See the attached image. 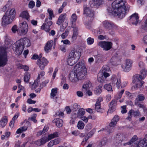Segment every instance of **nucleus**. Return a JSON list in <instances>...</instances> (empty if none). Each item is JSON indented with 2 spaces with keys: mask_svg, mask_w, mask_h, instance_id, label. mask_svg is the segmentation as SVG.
<instances>
[{
  "mask_svg": "<svg viewBox=\"0 0 147 147\" xmlns=\"http://www.w3.org/2000/svg\"><path fill=\"white\" fill-rule=\"evenodd\" d=\"M102 86V85H100L96 87L95 88L94 92L96 95H99L101 93Z\"/></svg>",
  "mask_w": 147,
  "mask_h": 147,
  "instance_id": "f704fd0d",
  "label": "nucleus"
},
{
  "mask_svg": "<svg viewBox=\"0 0 147 147\" xmlns=\"http://www.w3.org/2000/svg\"><path fill=\"white\" fill-rule=\"evenodd\" d=\"M142 28L144 30L147 31V19L145 21L144 24L142 25Z\"/></svg>",
  "mask_w": 147,
  "mask_h": 147,
  "instance_id": "052dcab7",
  "label": "nucleus"
},
{
  "mask_svg": "<svg viewBox=\"0 0 147 147\" xmlns=\"http://www.w3.org/2000/svg\"><path fill=\"white\" fill-rule=\"evenodd\" d=\"M98 45L103 50L108 51L112 48L113 44L111 41H101L98 43Z\"/></svg>",
  "mask_w": 147,
  "mask_h": 147,
  "instance_id": "1a4fd4ad",
  "label": "nucleus"
},
{
  "mask_svg": "<svg viewBox=\"0 0 147 147\" xmlns=\"http://www.w3.org/2000/svg\"><path fill=\"white\" fill-rule=\"evenodd\" d=\"M84 14H86L87 16L93 18L94 16V11L88 7L84 6Z\"/></svg>",
  "mask_w": 147,
  "mask_h": 147,
  "instance_id": "aec40b11",
  "label": "nucleus"
},
{
  "mask_svg": "<svg viewBox=\"0 0 147 147\" xmlns=\"http://www.w3.org/2000/svg\"><path fill=\"white\" fill-rule=\"evenodd\" d=\"M21 68L23 69L24 71H27L29 69V67L26 65H22L21 66Z\"/></svg>",
  "mask_w": 147,
  "mask_h": 147,
  "instance_id": "774afa93",
  "label": "nucleus"
},
{
  "mask_svg": "<svg viewBox=\"0 0 147 147\" xmlns=\"http://www.w3.org/2000/svg\"><path fill=\"white\" fill-rule=\"evenodd\" d=\"M104 88L108 91H113L112 86L110 84H105L104 86Z\"/></svg>",
  "mask_w": 147,
  "mask_h": 147,
  "instance_id": "c03bdc74",
  "label": "nucleus"
},
{
  "mask_svg": "<svg viewBox=\"0 0 147 147\" xmlns=\"http://www.w3.org/2000/svg\"><path fill=\"white\" fill-rule=\"evenodd\" d=\"M39 58L38 55L35 53L33 54L31 58V59L33 60L38 59Z\"/></svg>",
  "mask_w": 147,
  "mask_h": 147,
  "instance_id": "69168bd1",
  "label": "nucleus"
},
{
  "mask_svg": "<svg viewBox=\"0 0 147 147\" xmlns=\"http://www.w3.org/2000/svg\"><path fill=\"white\" fill-rule=\"evenodd\" d=\"M124 91L125 90L124 89H122L121 90L120 92H118V94H117V95L115 97L117 100H118L121 98L122 94L124 92Z\"/></svg>",
  "mask_w": 147,
  "mask_h": 147,
  "instance_id": "37998d69",
  "label": "nucleus"
},
{
  "mask_svg": "<svg viewBox=\"0 0 147 147\" xmlns=\"http://www.w3.org/2000/svg\"><path fill=\"white\" fill-rule=\"evenodd\" d=\"M68 34V31L66 30L65 32L62 34L61 35V38L63 39H64L66 38Z\"/></svg>",
  "mask_w": 147,
  "mask_h": 147,
  "instance_id": "6e6d98bb",
  "label": "nucleus"
},
{
  "mask_svg": "<svg viewBox=\"0 0 147 147\" xmlns=\"http://www.w3.org/2000/svg\"><path fill=\"white\" fill-rule=\"evenodd\" d=\"M36 114H34L32 115V116L30 118H29L28 119V120H31V121H33L34 123H36L37 122V121L36 119Z\"/></svg>",
  "mask_w": 147,
  "mask_h": 147,
  "instance_id": "09e8293b",
  "label": "nucleus"
},
{
  "mask_svg": "<svg viewBox=\"0 0 147 147\" xmlns=\"http://www.w3.org/2000/svg\"><path fill=\"white\" fill-rule=\"evenodd\" d=\"M40 77L39 74H38V76L36 79L34 81L33 84L35 85L36 87L38 86L39 83L40 82Z\"/></svg>",
  "mask_w": 147,
  "mask_h": 147,
  "instance_id": "8fccbe9b",
  "label": "nucleus"
},
{
  "mask_svg": "<svg viewBox=\"0 0 147 147\" xmlns=\"http://www.w3.org/2000/svg\"><path fill=\"white\" fill-rule=\"evenodd\" d=\"M20 16L27 20H28L30 17L28 13L26 11H24L22 12L20 15Z\"/></svg>",
  "mask_w": 147,
  "mask_h": 147,
  "instance_id": "7c9ffc66",
  "label": "nucleus"
},
{
  "mask_svg": "<svg viewBox=\"0 0 147 147\" xmlns=\"http://www.w3.org/2000/svg\"><path fill=\"white\" fill-rule=\"evenodd\" d=\"M104 0H92L89 3V5L91 7H96L102 4Z\"/></svg>",
  "mask_w": 147,
  "mask_h": 147,
  "instance_id": "f3484780",
  "label": "nucleus"
},
{
  "mask_svg": "<svg viewBox=\"0 0 147 147\" xmlns=\"http://www.w3.org/2000/svg\"><path fill=\"white\" fill-rule=\"evenodd\" d=\"M59 136V133L55 131L53 134H51L48 135V138L49 140H51L54 138L58 137Z\"/></svg>",
  "mask_w": 147,
  "mask_h": 147,
  "instance_id": "72a5a7b5",
  "label": "nucleus"
},
{
  "mask_svg": "<svg viewBox=\"0 0 147 147\" xmlns=\"http://www.w3.org/2000/svg\"><path fill=\"white\" fill-rule=\"evenodd\" d=\"M30 77V75L29 74L26 73L25 74L24 77V82L26 83H28Z\"/></svg>",
  "mask_w": 147,
  "mask_h": 147,
  "instance_id": "49530a36",
  "label": "nucleus"
},
{
  "mask_svg": "<svg viewBox=\"0 0 147 147\" xmlns=\"http://www.w3.org/2000/svg\"><path fill=\"white\" fill-rule=\"evenodd\" d=\"M117 105V100L115 99L112 100L109 104V109L108 112L111 113L114 111L116 109Z\"/></svg>",
  "mask_w": 147,
  "mask_h": 147,
  "instance_id": "dca6fc26",
  "label": "nucleus"
},
{
  "mask_svg": "<svg viewBox=\"0 0 147 147\" xmlns=\"http://www.w3.org/2000/svg\"><path fill=\"white\" fill-rule=\"evenodd\" d=\"M27 102L29 104H34L36 103V101L35 100H32L31 98H28L27 100Z\"/></svg>",
  "mask_w": 147,
  "mask_h": 147,
  "instance_id": "e2e57ef3",
  "label": "nucleus"
},
{
  "mask_svg": "<svg viewBox=\"0 0 147 147\" xmlns=\"http://www.w3.org/2000/svg\"><path fill=\"white\" fill-rule=\"evenodd\" d=\"M8 122L7 117L6 116H3L0 121V126L2 127H4Z\"/></svg>",
  "mask_w": 147,
  "mask_h": 147,
  "instance_id": "bb28decb",
  "label": "nucleus"
},
{
  "mask_svg": "<svg viewBox=\"0 0 147 147\" xmlns=\"http://www.w3.org/2000/svg\"><path fill=\"white\" fill-rule=\"evenodd\" d=\"M132 112V115H134V117H136L139 116L140 115V113L138 111H133Z\"/></svg>",
  "mask_w": 147,
  "mask_h": 147,
  "instance_id": "0e129e2a",
  "label": "nucleus"
},
{
  "mask_svg": "<svg viewBox=\"0 0 147 147\" xmlns=\"http://www.w3.org/2000/svg\"><path fill=\"white\" fill-rule=\"evenodd\" d=\"M53 24V22L50 20L46 23H44L41 26V28L42 30H45L47 32H49L51 29L50 27Z\"/></svg>",
  "mask_w": 147,
  "mask_h": 147,
  "instance_id": "a211bd4d",
  "label": "nucleus"
},
{
  "mask_svg": "<svg viewBox=\"0 0 147 147\" xmlns=\"http://www.w3.org/2000/svg\"><path fill=\"white\" fill-rule=\"evenodd\" d=\"M53 44V41L52 40L47 41L44 47V50L46 53H49L51 50Z\"/></svg>",
  "mask_w": 147,
  "mask_h": 147,
  "instance_id": "6ab92c4d",
  "label": "nucleus"
},
{
  "mask_svg": "<svg viewBox=\"0 0 147 147\" xmlns=\"http://www.w3.org/2000/svg\"><path fill=\"white\" fill-rule=\"evenodd\" d=\"M91 86L92 84L91 82L89 80H87L85 82L82 87L86 90H89V88Z\"/></svg>",
  "mask_w": 147,
  "mask_h": 147,
  "instance_id": "2f4dec72",
  "label": "nucleus"
},
{
  "mask_svg": "<svg viewBox=\"0 0 147 147\" xmlns=\"http://www.w3.org/2000/svg\"><path fill=\"white\" fill-rule=\"evenodd\" d=\"M8 61L7 54L5 52H0V67H3Z\"/></svg>",
  "mask_w": 147,
  "mask_h": 147,
  "instance_id": "ddd939ff",
  "label": "nucleus"
},
{
  "mask_svg": "<svg viewBox=\"0 0 147 147\" xmlns=\"http://www.w3.org/2000/svg\"><path fill=\"white\" fill-rule=\"evenodd\" d=\"M95 132V130L93 129H92L88 133L87 136L90 138L93 135Z\"/></svg>",
  "mask_w": 147,
  "mask_h": 147,
  "instance_id": "13d9d810",
  "label": "nucleus"
},
{
  "mask_svg": "<svg viewBox=\"0 0 147 147\" xmlns=\"http://www.w3.org/2000/svg\"><path fill=\"white\" fill-rule=\"evenodd\" d=\"M84 126L85 124L82 121H79L77 125V127L78 129L80 130L83 129Z\"/></svg>",
  "mask_w": 147,
  "mask_h": 147,
  "instance_id": "58836bf2",
  "label": "nucleus"
},
{
  "mask_svg": "<svg viewBox=\"0 0 147 147\" xmlns=\"http://www.w3.org/2000/svg\"><path fill=\"white\" fill-rule=\"evenodd\" d=\"M125 0H115L112 3V8L108 7L107 11L109 14L122 19L125 16L128 9L125 5Z\"/></svg>",
  "mask_w": 147,
  "mask_h": 147,
  "instance_id": "f257e3e1",
  "label": "nucleus"
},
{
  "mask_svg": "<svg viewBox=\"0 0 147 147\" xmlns=\"http://www.w3.org/2000/svg\"><path fill=\"white\" fill-rule=\"evenodd\" d=\"M55 145H56L59 144L60 141V139L59 138H57L55 139L54 140H53Z\"/></svg>",
  "mask_w": 147,
  "mask_h": 147,
  "instance_id": "338daca9",
  "label": "nucleus"
},
{
  "mask_svg": "<svg viewBox=\"0 0 147 147\" xmlns=\"http://www.w3.org/2000/svg\"><path fill=\"white\" fill-rule=\"evenodd\" d=\"M28 30V24L26 21H24L20 24L18 29L19 34L20 36L24 35L27 34Z\"/></svg>",
  "mask_w": 147,
  "mask_h": 147,
  "instance_id": "0eeeda50",
  "label": "nucleus"
},
{
  "mask_svg": "<svg viewBox=\"0 0 147 147\" xmlns=\"http://www.w3.org/2000/svg\"><path fill=\"white\" fill-rule=\"evenodd\" d=\"M103 27L107 30L109 31L116 29L117 26L112 22L108 20H105L102 22Z\"/></svg>",
  "mask_w": 147,
  "mask_h": 147,
  "instance_id": "9b49d317",
  "label": "nucleus"
},
{
  "mask_svg": "<svg viewBox=\"0 0 147 147\" xmlns=\"http://www.w3.org/2000/svg\"><path fill=\"white\" fill-rule=\"evenodd\" d=\"M86 41L88 45H91L94 43V39L93 38L89 37L87 39Z\"/></svg>",
  "mask_w": 147,
  "mask_h": 147,
  "instance_id": "a18cd8bd",
  "label": "nucleus"
},
{
  "mask_svg": "<svg viewBox=\"0 0 147 147\" xmlns=\"http://www.w3.org/2000/svg\"><path fill=\"white\" fill-rule=\"evenodd\" d=\"M77 19V17L76 14L75 13L73 14L71 18V21L72 24L76 22ZM72 25H73V24Z\"/></svg>",
  "mask_w": 147,
  "mask_h": 147,
  "instance_id": "79ce46f5",
  "label": "nucleus"
},
{
  "mask_svg": "<svg viewBox=\"0 0 147 147\" xmlns=\"http://www.w3.org/2000/svg\"><path fill=\"white\" fill-rule=\"evenodd\" d=\"M101 104L99 102H96L95 104V109L96 111L98 112H101Z\"/></svg>",
  "mask_w": 147,
  "mask_h": 147,
  "instance_id": "ea45409f",
  "label": "nucleus"
},
{
  "mask_svg": "<svg viewBox=\"0 0 147 147\" xmlns=\"http://www.w3.org/2000/svg\"><path fill=\"white\" fill-rule=\"evenodd\" d=\"M75 60V59L69 57L67 59V64L70 66H73L76 63Z\"/></svg>",
  "mask_w": 147,
  "mask_h": 147,
  "instance_id": "e433bc0d",
  "label": "nucleus"
},
{
  "mask_svg": "<svg viewBox=\"0 0 147 147\" xmlns=\"http://www.w3.org/2000/svg\"><path fill=\"white\" fill-rule=\"evenodd\" d=\"M97 80L98 81L101 83H102L104 82V78L102 74H101L99 73L98 75Z\"/></svg>",
  "mask_w": 147,
  "mask_h": 147,
  "instance_id": "de8ad7c7",
  "label": "nucleus"
},
{
  "mask_svg": "<svg viewBox=\"0 0 147 147\" xmlns=\"http://www.w3.org/2000/svg\"><path fill=\"white\" fill-rule=\"evenodd\" d=\"M135 145L133 147H147V139L144 138L140 140L138 144L134 143Z\"/></svg>",
  "mask_w": 147,
  "mask_h": 147,
  "instance_id": "412c9836",
  "label": "nucleus"
},
{
  "mask_svg": "<svg viewBox=\"0 0 147 147\" xmlns=\"http://www.w3.org/2000/svg\"><path fill=\"white\" fill-rule=\"evenodd\" d=\"M85 111L83 108L80 109L78 112V115L79 116L83 115L85 114Z\"/></svg>",
  "mask_w": 147,
  "mask_h": 147,
  "instance_id": "3c124183",
  "label": "nucleus"
},
{
  "mask_svg": "<svg viewBox=\"0 0 147 147\" xmlns=\"http://www.w3.org/2000/svg\"><path fill=\"white\" fill-rule=\"evenodd\" d=\"M76 51L75 49L72 50L69 54V57L75 59L77 57L76 55L75 54Z\"/></svg>",
  "mask_w": 147,
  "mask_h": 147,
  "instance_id": "a19ab883",
  "label": "nucleus"
},
{
  "mask_svg": "<svg viewBox=\"0 0 147 147\" xmlns=\"http://www.w3.org/2000/svg\"><path fill=\"white\" fill-rule=\"evenodd\" d=\"M49 63V61L46 58L43 57L42 59H38L36 63L41 70H43L45 67Z\"/></svg>",
  "mask_w": 147,
  "mask_h": 147,
  "instance_id": "9d476101",
  "label": "nucleus"
},
{
  "mask_svg": "<svg viewBox=\"0 0 147 147\" xmlns=\"http://www.w3.org/2000/svg\"><path fill=\"white\" fill-rule=\"evenodd\" d=\"M74 70L78 81L84 79L87 72L85 66L82 65V62H79L75 66Z\"/></svg>",
  "mask_w": 147,
  "mask_h": 147,
  "instance_id": "20e7f679",
  "label": "nucleus"
},
{
  "mask_svg": "<svg viewBox=\"0 0 147 147\" xmlns=\"http://www.w3.org/2000/svg\"><path fill=\"white\" fill-rule=\"evenodd\" d=\"M47 12L49 14V19L50 20H52V18L55 17L53 10L49 8L47 9Z\"/></svg>",
  "mask_w": 147,
  "mask_h": 147,
  "instance_id": "4c0bfd02",
  "label": "nucleus"
},
{
  "mask_svg": "<svg viewBox=\"0 0 147 147\" xmlns=\"http://www.w3.org/2000/svg\"><path fill=\"white\" fill-rule=\"evenodd\" d=\"M49 81L46 80L44 82H42L40 84V87L41 88H42L46 86L47 84L48 83Z\"/></svg>",
  "mask_w": 147,
  "mask_h": 147,
  "instance_id": "5fc2aeb1",
  "label": "nucleus"
},
{
  "mask_svg": "<svg viewBox=\"0 0 147 147\" xmlns=\"http://www.w3.org/2000/svg\"><path fill=\"white\" fill-rule=\"evenodd\" d=\"M118 61V58L116 56L112 57L109 61V63L111 65H118L117 62Z\"/></svg>",
  "mask_w": 147,
  "mask_h": 147,
  "instance_id": "c85d7f7f",
  "label": "nucleus"
},
{
  "mask_svg": "<svg viewBox=\"0 0 147 147\" xmlns=\"http://www.w3.org/2000/svg\"><path fill=\"white\" fill-rule=\"evenodd\" d=\"M108 140L106 137H104L99 141L97 142L96 143V147H101L105 145L107 142Z\"/></svg>",
  "mask_w": 147,
  "mask_h": 147,
  "instance_id": "5701e85b",
  "label": "nucleus"
},
{
  "mask_svg": "<svg viewBox=\"0 0 147 147\" xmlns=\"http://www.w3.org/2000/svg\"><path fill=\"white\" fill-rule=\"evenodd\" d=\"M139 18L138 13H135L129 17L128 21L132 24L136 25L139 21Z\"/></svg>",
  "mask_w": 147,
  "mask_h": 147,
  "instance_id": "f8f14e48",
  "label": "nucleus"
},
{
  "mask_svg": "<svg viewBox=\"0 0 147 147\" xmlns=\"http://www.w3.org/2000/svg\"><path fill=\"white\" fill-rule=\"evenodd\" d=\"M103 55L98 54L96 56V59L98 61H102L103 60Z\"/></svg>",
  "mask_w": 147,
  "mask_h": 147,
  "instance_id": "603ef678",
  "label": "nucleus"
},
{
  "mask_svg": "<svg viewBox=\"0 0 147 147\" xmlns=\"http://www.w3.org/2000/svg\"><path fill=\"white\" fill-rule=\"evenodd\" d=\"M133 110L132 109H131L130 111H129L128 113V115L126 118V119L129 120H131L132 117V112H133Z\"/></svg>",
  "mask_w": 147,
  "mask_h": 147,
  "instance_id": "4d7b16f0",
  "label": "nucleus"
},
{
  "mask_svg": "<svg viewBox=\"0 0 147 147\" xmlns=\"http://www.w3.org/2000/svg\"><path fill=\"white\" fill-rule=\"evenodd\" d=\"M89 138H90L87 136H85L83 139V140L82 142V144L84 145Z\"/></svg>",
  "mask_w": 147,
  "mask_h": 147,
  "instance_id": "680f3d73",
  "label": "nucleus"
},
{
  "mask_svg": "<svg viewBox=\"0 0 147 147\" xmlns=\"http://www.w3.org/2000/svg\"><path fill=\"white\" fill-rule=\"evenodd\" d=\"M137 137L136 135L134 136L129 141L123 144L124 146H126L127 145H130L132 144L137 139Z\"/></svg>",
  "mask_w": 147,
  "mask_h": 147,
  "instance_id": "c756f323",
  "label": "nucleus"
},
{
  "mask_svg": "<svg viewBox=\"0 0 147 147\" xmlns=\"http://www.w3.org/2000/svg\"><path fill=\"white\" fill-rule=\"evenodd\" d=\"M76 74L74 73H70L69 75V80L73 82H76L78 81L77 77L76 76Z\"/></svg>",
  "mask_w": 147,
  "mask_h": 147,
  "instance_id": "cd10ccee",
  "label": "nucleus"
},
{
  "mask_svg": "<svg viewBox=\"0 0 147 147\" xmlns=\"http://www.w3.org/2000/svg\"><path fill=\"white\" fill-rule=\"evenodd\" d=\"M125 66L122 65L121 67L123 70L125 72H128L130 71L132 66L133 62L132 60L129 59H127L125 61Z\"/></svg>",
  "mask_w": 147,
  "mask_h": 147,
  "instance_id": "4468645a",
  "label": "nucleus"
},
{
  "mask_svg": "<svg viewBox=\"0 0 147 147\" xmlns=\"http://www.w3.org/2000/svg\"><path fill=\"white\" fill-rule=\"evenodd\" d=\"M49 140L48 138L47 137H44L36 141L35 142V143L37 145L40 146L45 144Z\"/></svg>",
  "mask_w": 147,
  "mask_h": 147,
  "instance_id": "b1692460",
  "label": "nucleus"
},
{
  "mask_svg": "<svg viewBox=\"0 0 147 147\" xmlns=\"http://www.w3.org/2000/svg\"><path fill=\"white\" fill-rule=\"evenodd\" d=\"M115 139L114 144L115 146H118L119 145H121L122 142H125L124 141H127V138L123 134H119L117 135Z\"/></svg>",
  "mask_w": 147,
  "mask_h": 147,
  "instance_id": "423d86ee",
  "label": "nucleus"
},
{
  "mask_svg": "<svg viewBox=\"0 0 147 147\" xmlns=\"http://www.w3.org/2000/svg\"><path fill=\"white\" fill-rule=\"evenodd\" d=\"M15 9H12L9 11L7 10L2 18V26H5L11 22L15 18Z\"/></svg>",
  "mask_w": 147,
  "mask_h": 147,
  "instance_id": "39448f33",
  "label": "nucleus"
},
{
  "mask_svg": "<svg viewBox=\"0 0 147 147\" xmlns=\"http://www.w3.org/2000/svg\"><path fill=\"white\" fill-rule=\"evenodd\" d=\"M71 27L73 28V34L71 37V40L72 41H74L78 37V28L77 27L74 26V25H72Z\"/></svg>",
  "mask_w": 147,
  "mask_h": 147,
  "instance_id": "4be33fe9",
  "label": "nucleus"
},
{
  "mask_svg": "<svg viewBox=\"0 0 147 147\" xmlns=\"http://www.w3.org/2000/svg\"><path fill=\"white\" fill-rule=\"evenodd\" d=\"M35 6V2L33 0L30 1L28 4V7L31 9L33 8Z\"/></svg>",
  "mask_w": 147,
  "mask_h": 147,
  "instance_id": "864d4df0",
  "label": "nucleus"
},
{
  "mask_svg": "<svg viewBox=\"0 0 147 147\" xmlns=\"http://www.w3.org/2000/svg\"><path fill=\"white\" fill-rule=\"evenodd\" d=\"M57 88H52L50 94V97L51 98H54L57 93Z\"/></svg>",
  "mask_w": 147,
  "mask_h": 147,
  "instance_id": "c9c22d12",
  "label": "nucleus"
},
{
  "mask_svg": "<svg viewBox=\"0 0 147 147\" xmlns=\"http://www.w3.org/2000/svg\"><path fill=\"white\" fill-rule=\"evenodd\" d=\"M145 98L144 96L142 94H140L138 95L135 100V104L138 107L142 108L144 109L145 107L142 103V101H144Z\"/></svg>",
  "mask_w": 147,
  "mask_h": 147,
  "instance_id": "6e6552de",
  "label": "nucleus"
},
{
  "mask_svg": "<svg viewBox=\"0 0 147 147\" xmlns=\"http://www.w3.org/2000/svg\"><path fill=\"white\" fill-rule=\"evenodd\" d=\"M111 82L112 85H115L116 84L117 88H119L121 86L120 79H118L116 75H113L111 78Z\"/></svg>",
  "mask_w": 147,
  "mask_h": 147,
  "instance_id": "2eb2a0df",
  "label": "nucleus"
},
{
  "mask_svg": "<svg viewBox=\"0 0 147 147\" xmlns=\"http://www.w3.org/2000/svg\"><path fill=\"white\" fill-rule=\"evenodd\" d=\"M53 123H55L56 125L58 127H62L63 124V120L58 118L54 119L53 121Z\"/></svg>",
  "mask_w": 147,
  "mask_h": 147,
  "instance_id": "a878e982",
  "label": "nucleus"
},
{
  "mask_svg": "<svg viewBox=\"0 0 147 147\" xmlns=\"http://www.w3.org/2000/svg\"><path fill=\"white\" fill-rule=\"evenodd\" d=\"M15 45L16 47L15 53L16 55H20L22 53L24 48L30 46L31 43L30 40L28 38H24L17 41Z\"/></svg>",
  "mask_w": 147,
  "mask_h": 147,
  "instance_id": "7ed1b4c3",
  "label": "nucleus"
},
{
  "mask_svg": "<svg viewBox=\"0 0 147 147\" xmlns=\"http://www.w3.org/2000/svg\"><path fill=\"white\" fill-rule=\"evenodd\" d=\"M140 74H136L133 76V82L135 83V85L132 86V89H136L138 88H140L144 83L143 81L140 80L144 79L145 78L147 74V70L144 69H142L140 71Z\"/></svg>",
  "mask_w": 147,
  "mask_h": 147,
  "instance_id": "f03ea898",
  "label": "nucleus"
},
{
  "mask_svg": "<svg viewBox=\"0 0 147 147\" xmlns=\"http://www.w3.org/2000/svg\"><path fill=\"white\" fill-rule=\"evenodd\" d=\"M65 18V15L63 14H61L59 17L57 21V24L59 25H60L63 22Z\"/></svg>",
  "mask_w": 147,
  "mask_h": 147,
  "instance_id": "473e14b6",
  "label": "nucleus"
},
{
  "mask_svg": "<svg viewBox=\"0 0 147 147\" xmlns=\"http://www.w3.org/2000/svg\"><path fill=\"white\" fill-rule=\"evenodd\" d=\"M119 117L118 115H115L109 123V126L110 127H114L116 125L117 122L119 121Z\"/></svg>",
  "mask_w": 147,
  "mask_h": 147,
  "instance_id": "393cba45",
  "label": "nucleus"
},
{
  "mask_svg": "<svg viewBox=\"0 0 147 147\" xmlns=\"http://www.w3.org/2000/svg\"><path fill=\"white\" fill-rule=\"evenodd\" d=\"M11 30L13 33H15L16 31L19 32L18 30L17 29V26L16 25H14L11 28Z\"/></svg>",
  "mask_w": 147,
  "mask_h": 147,
  "instance_id": "bf43d9fd",
  "label": "nucleus"
}]
</instances>
